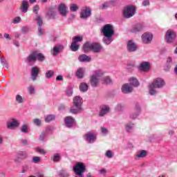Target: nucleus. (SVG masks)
Returning a JSON list of instances; mask_svg holds the SVG:
<instances>
[{"instance_id":"obj_59","label":"nucleus","mask_w":177,"mask_h":177,"mask_svg":"<svg viewBox=\"0 0 177 177\" xmlns=\"http://www.w3.org/2000/svg\"><path fill=\"white\" fill-rule=\"evenodd\" d=\"M21 31L24 34H27V32H28V31H29V28H28V27L23 26L22 28H21Z\"/></svg>"},{"instance_id":"obj_24","label":"nucleus","mask_w":177,"mask_h":177,"mask_svg":"<svg viewBox=\"0 0 177 177\" xmlns=\"http://www.w3.org/2000/svg\"><path fill=\"white\" fill-rule=\"evenodd\" d=\"M133 91V88L129 84H125L122 86V93H131Z\"/></svg>"},{"instance_id":"obj_14","label":"nucleus","mask_w":177,"mask_h":177,"mask_svg":"<svg viewBox=\"0 0 177 177\" xmlns=\"http://www.w3.org/2000/svg\"><path fill=\"white\" fill-rule=\"evenodd\" d=\"M142 41L143 44H150L153 41V34L145 32L142 35Z\"/></svg>"},{"instance_id":"obj_19","label":"nucleus","mask_w":177,"mask_h":177,"mask_svg":"<svg viewBox=\"0 0 177 177\" xmlns=\"http://www.w3.org/2000/svg\"><path fill=\"white\" fill-rule=\"evenodd\" d=\"M19 125V122L16 119H12V122H7L8 129H15V128H17Z\"/></svg>"},{"instance_id":"obj_48","label":"nucleus","mask_w":177,"mask_h":177,"mask_svg":"<svg viewBox=\"0 0 177 177\" xmlns=\"http://www.w3.org/2000/svg\"><path fill=\"white\" fill-rule=\"evenodd\" d=\"M73 92L74 91L73 90V88H68L65 91L66 96H68L69 97L73 96Z\"/></svg>"},{"instance_id":"obj_53","label":"nucleus","mask_w":177,"mask_h":177,"mask_svg":"<svg viewBox=\"0 0 177 177\" xmlns=\"http://www.w3.org/2000/svg\"><path fill=\"white\" fill-rule=\"evenodd\" d=\"M45 139H46V133L42 132L39 136V140H40V142H44Z\"/></svg>"},{"instance_id":"obj_32","label":"nucleus","mask_w":177,"mask_h":177,"mask_svg":"<svg viewBox=\"0 0 177 177\" xmlns=\"http://www.w3.org/2000/svg\"><path fill=\"white\" fill-rule=\"evenodd\" d=\"M129 86H139L140 83L139 81H138V79L135 78V77H131L129 80Z\"/></svg>"},{"instance_id":"obj_47","label":"nucleus","mask_w":177,"mask_h":177,"mask_svg":"<svg viewBox=\"0 0 177 177\" xmlns=\"http://www.w3.org/2000/svg\"><path fill=\"white\" fill-rule=\"evenodd\" d=\"M15 100L19 104H21V103H23V102H24V100L23 99V97L21 95H19V94L15 96Z\"/></svg>"},{"instance_id":"obj_34","label":"nucleus","mask_w":177,"mask_h":177,"mask_svg":"<svg viewBox=\"0 0 177 177\" xmlns=\"http://www.w3.org/2000/svg\"><path fill=\"white\" fill-rule=\"evenodd\" d=\"M17 157L20 158V160H26V158L28 157V155L27 154V152L21 151L17 153Z\"/></svg>"},{"instance_id":"obj_35","label":"nucleus","mask_w":177,"mask_h":177,"mask_svg":"<svg viewBox=\"0 0 177 177\" xmlns=\"http://www.w3.org/2000/svg\"><path fill=\"white\" fill-rule=\"evenodd\" d=\"M80 91L81 92L85 93L88 91V89L89 88V86H88V84L85 82H82L80 85Z\"/></svg>"},{"instance_id":"obj_31","label":"nucleus","mask_w":177,"mask_h":177,"mask_svg":"<svg viewBox=\"0 0 177 177\" xmlns=\"http://www.w3.org/2000/svg\"><path fill=\"white\" fill-rule=\"evenodd\" d=\"M35 53L36 55V60H38V62H40L45 61V56L44 55V54L38 53L37 50H35Z\"/></svg>"},{"instance_id":"obj_37","label":"nucleus","mask_w":177,"mask_h":177,"mask_svg":"<svg viewBox=\"0 0 177 177\" xmlns=\"http://www.w3.org/2000/svg\"><path fill=\"white\" fill-rule=\"evenodd\" d=\"M0 62L2 66L6 67V68H9V63H8V60L6 57L0 56Z\"/></svg>"},{"instance_id":"obj_51","label":"nucleus","mask_w":177,"mask_h":177,"mask_svg":"<svg viewBox=\"0 0 177 177\" xmlns=\"http://www.w3.org/2000/svg\"><path fill=\"white\" fill-rule=\"evenodd\" d=\"M21 17H16L12 20L13 24H19V23H21Z\"/></svg>"},{"instance_id":"obj_38","label":"nucleus","mask_w":177,"mask_h":177,"mask_svg":"<svg viewBox=\"0 0 177 177\" xmlns=\"http://www.w3.org/2000/svg\"><path fill=\"white\" fill-rule=\"evenodd\" d=\"M56 116L55 115H48L44 117V120L46 122H50V121H54Z\"/></svg>"},{"instance_id":"obj_49","label":"nucleus","mask_w":177,"mask_h":177,"mask_svg":"<svg viewBox=\"0 0 177 177\" xmlns=\"http://www.w3.org/2000/svg\"><path fill=\"white\" fill-rule=\"evenodd\" d=\"M78 9H80V8L78 7V6H77V4H71L70 10L71 12H77Z\"/></svg>"},{"instance_id":"obj_10","label":"nucleus","mask_w":177,"mask_h":177,"mask_svg":"<svg viewBox=\"0 0 177 177\" xmlns=\"http://www.w3.org/2000/svg\"><path fill=\"white\" fill-rule=\"evenodd\" d=\"M139 114H140V105L139 104H136L134 107V111L130 113L131 120H136L138 117H139Z\"/></svg>"},{"instance_id":"obj_26","label":"nucleus","mask_w":177,"mask_h":177,"mask_svg":"<svg viewBox=\"0 0 177 177\" xmlns=\"http://www.w3.org/2000/svg\"><path fill=\"white\" fill-rule=\"evenodd\" d=\"M39 10V6L36 5L33 7V13L35 14V17L34 18L35 21L42 20V17L38 14Z\"/></svg>"},{"instance_id":"obj_33","label":"nucleus","mask_w":177,"mask_h":177,"mask_svg":"<svg viewBox=\"0 0 177 177\" xmlns=\"http://www.w3.org/2000/svg\"><path fill=\"white\" fill-rule=\"evenodd\" d=\"M146 156H147V151L146 150H142L136 154L135 159L138 160V158H145Z\"/></svg>"},{"instance_id":"obj_17","label":"nucleus","mask_w":177,"mask_h":177,"mask_svg":"<svg viewBox=\"0 0 177 177\" xmlns=\"http://www.w3.org/2000/svg\"><path fill=\"white\" fill-rule=\"evenodd\" d=\"M143 28H145V26L138 23L133 26V28L131 29V32H133V34H138V32L142 31Z\"/></svg>"},{"instance_id":"obj_2","label":"nucleus","mask_w":177,"mask_h":177,"mask_svg":"<svg viewBox=\"0 0 177 177\" xmlns=\"http://www.w3.org/2000/svg\"><path fill=\"white\" fill-rule=\"evenodd\" d=\"M163 86H165V82L164 80L160 77L153 80V81L148 86L149 95H151V96H156V95L158 93L156 88H157L158 89H161V88Z\"/></svg>"},{"instance_id":"obj_58","label":"nucleus","mask_w":177,"mask_h":177,"mask_svg":"<svg viewBox=\"0 0 177 177\" xmlns=\"http://www.w3.org/2000/svg\"><path fill=\"white\" fill-rule=\"evenodd\" d=\"M101 132H102V133H103L104 135H107V133H109V130H107L106 128L101 127Z\"/></svg>"},{"instance_id":"obj_28","label":"nucleus","mask_w":177,"mask_h":177,"mask_svg":"<svg viewBox=\"0 0 177 177\" xmlns=\"http://www.w3.org/2000/svg\"><path fill=\"white\" fill-rule=\"evenodd\" d=\"M140 70L141 71H149L150 70V63L142 62L140 65Z\"/></svg>"},{"instance_id":"obj_55","label":"nucleus","mask_w":177,"mask_h":177,"mask_svg":"<svg viewBox=\"0 0 177 177\" xmlns=\"http://www.w3.org/2000/svg\"><path fill=\"white\" fill-rule=\"evenodd\" d=\"M32 162H35V164H38L39 161H41V157L39 156H35L32 159Z\"/></svg>"},{"instance_id":"obj_46","label":"nucleus","mask_w":177,"mask_h":177,"mask_svg":"<svg viewBox=\"0 0 177 177\" xmlns=\"http://www.w3.org/2000/svg\"><path fill=\"white\" fill-rule=\"evenodd\" d=\"M59 177H68L70 175L68 174V172L66 170H61L59 173Z\"/></svg>"},{"instance_id":"obj_44","label":"nucleus","mask_w":177,"mask_h":177,"mask_svg":"<svg viewBox=\"0 0 177 177\" xmlns=\"http://www.w3.org/2000/svg\"><path fill=\"white\" fill-rule=\"evenodd\" d=\"M125 129H126L127 132H131L132 130L133 129V124H132V123L127 124L125 125Z\"/></svg>"},{"instance_id":"obj_21","label":"nucleus","mask_w":177,"mask_h":177,"mask_svg":"<svg viewBox=\"0 0 177 177\" xmlns=\"http://www.w3.org/2000/svg\"><path fill=\"white\" fill-rule=\"evenodd\" d=\"M110 112V107L107 105L102 106L100 108V111L99 113L100 117H104L106 114H109Z\"/></svg>"},{"instance_id":"obj_29","label":"nucleus","mask_w":177,"mask_h":177,"mask_svg":"<svg viewBox=\"0 0 177 177\" xmlns=\"http://www.w3.org/2000/svg\"><path fill=\"white\" fill-rule=\"evenodd\" d=\"M20 10H21L23 13H27V12H28V1L26 0L21 1Z\"/></svg>"},{"instance_id":"obj_6","label":"nucleus","mask_w":177,"mask_h":177,"mask_svg":"<svg viewBox=\"0 0 177 177\" xmlns=\"http://www.w3.org/2000/svg\"><path fill=\"white\" fill-rule=\"evenodd\" d=\"M176 37V32L172 29H169L166 31L165 41L167 44H174Z\"/></svg>"},{"instance_id":"obj_16","label":"nucleus","mask_w":177,"mask_h":177,"mask_svg":"<svg viewBox=\"0 0 177 177\" xmlns=\"http://www.w3.org/2000/svg\"><path fill=\"white\" fill-rule=\"evenodd\" d=\"M39 75V68L37 66L32 67L30 75L31 80L32 81H36L37 78H38V75Z\"/></svg>"},{"instance_id":"obj_56","label":"nucleus","mask_w":177,"mask_h":177,"mask_svg":"<svg viewBox=\"0 0 177 177\" xmlns=\"http://www.w3.org/2000/svg\"><path fill=\"white\" fill-rule=\"evenodd\" d=\"M33 122L35 125H37V127H41V120L38 118L34 119Z\"/></svg>"},{"instance_id":"obj_3","label":"nucleus","mask_w":177,"mask_h":177,"mask_svg":"<svg viewBox=\"0 0 177 177\" xmlns=\"http://www.w3.org/2000/svg\"><path fill=\"white\" fill-rule=\"evenodd\" d=\"M104 74L102 70H96L90 77V84L93 88H97L99 86V78Z\"/></svg>"},{"instance_id":"obj_52","label":"nucleus","mask_w":177,"mask_h":177,"mask_svg":"<svg viewBox=\"0 0 177 177\" xmlns=\"http://www.w3.org/2000/svg\"><path fill=\"white\" fill-rule=\"evenodd\" d=\"M28 92H29L30 95H34L35 93V88L32 86H30L28 87Z\"/></svg>"},{"instance_id":"obj_42","label":"nucleus","mask_w":177,"mask_h":177,"mask_svg":"<svg viewBox=\"0 0 177 177\" xmlns=\"http://www.w3.org/2000/svg\"><path fill=\"white\" fill-rule=\"evenodd\" d=\"M53 75H55V72L52 70H49L46 73V78H47V80L52 78Z\"/></svg>"},{"instance_id":"obj_57","label":"nucleus","mask_w":177,"mask_h":177,"mask_svg":"<svg viewBox=\"0 0 177 177\" xmlns=\"http://www.w3.org/2000/svg\"><path fill=\"white\" fill-rule=\"evenodd\" d=\"M168 68H171V64H172V58L169 57L167 60Z\"/></svg>"},{"instance_id":"obj_7","label":"nucleus","mask_w":177,"mask_h":177,"mask_svg":"<svg viewBox=\"0 0 177 177\" xmlns=\"http://www.w3.org/2000/svg\"><path fill=\"white\" fill-rule=\"evenodd\" d=\"M58 12L62 17H66L68 15V8L66 4L61 3L58 6Z\"/></svg>"},{"instance_id":"obj_13","label":"nucleus","mask_w":177,"mask_h":177,"mask_svg":"<svg viewBox=\"0 0 177 177\" xmlns=\"http://www.w3.org/2000/svg\"><path fill=\"white\" fill-rule=\"evenodd\" d=\"M127 49L128 52H136L138 50V45L132 40H129L127 42Z\"/></svg>"},{"instance_id":"obj_61","label":"nucleus","mask_w":177,"mask_h":177,"mask_svg":"<svg viewBox=\"0 0 177 177\" xmlns=\"http://www.w3.org/2000/svg\"><path fill=\"white\" fill-rule=\"evenodd\" d=\"M150 1L149 0H144L142 2V6H149Z\"/></svg>"},{"instance_id":"obj_22","label":"nucleus","mask_w":177,"mask_h":177,"mask_svg":"<svg viewBox=\"0 0 177 177\" xmlns=\"http://www.w3.org/2000/svg\"><path fill=\"white\" fill-rule=\"evenodd\" d=\"M73 106L75 107H82V98L77 95L73 98Z\"/></svg>"},{"instance_id":"obj_63","label":"nucleus","mask_w":177,"mask_h":177,"mask_svg":"<svg viewBox=\"0 0 177 177\" xmlns=\"http://www.w3.org/2000/svg\"><path fill=\"white\" fill-rule=\"evenodd\" d=\"M106 8H109V3L108 2H105L104 3H103L101 9H106Z\"/></svg>"},{"instance_id":"obj_43","label":"nucleus","mask_w":177,"mask_h":177,"mask_svg":"<svg viewBox=\"0 0 177 177\" xmlns=\"http://www.w3.org/2000/svg\"><path fill=\"white\" fill-rule=\"evenodd\" d=\"M84 38L81 36H75L73 38V41L75 44H78V42H82Z\"/></svg>"},{"instance_id":"obj_41","label":"nucleus","mask_w":177,"mask_h":177,"mask_svg":"<svg viewBox=\"0 0 177 177\" xmlns=\"http://www.w3.org/2000/svg\"><path fill=\"white\" fill-rule=\"evenodd\" d=\"M20 131L22 133H28V126L27 124H23L20 128Z\"/></svg>"},{"instance_id":"obj_4","label":"nucleus","mask_w":177,"mask_h":177,"mask_svg":"<svg viewBox=\"0 0 177 177\" xmlns=\"http://www.w3.org/2000/svg\"><path fill=\"white\" fill-rule=\"evenodd\" d=\"M86 171V167L83 162H79L73 166V172L75 177H84V173Z\"/></svg>"},{"instance_id":"obj_54","label":"nucleus","mask_w":177,"mask_h":177,"mask_svg":"<svg viewBox=\"0 0 177 177\" xmlns=\"http://www.w3.org/2000/svg\"><path fill=\"white\" fill-rule=\"evenodd\" d=\"M35 151L37 153H39V154L45 155L46 153V151H44V149H41L39 147H37L35 149Z\"/></svg>"},{"instance_id":"obj_1","label":"nucleus","mask_w":177,"mask_h":177,"mask_svg":"<svg viewBox=\"0 0 177 177\" xmlns=\"http://www.w3.org/2000/svg\"><path fill=\"white\" fill-rule=\"evenodd\" d=\"M101 32L104 35L102 42H104L105 45H110L113 41V35H114V28L113 25L106 24L104 26L101 30Z\"/></svg>"},{"instance_id":"obj_27","label":"nucleus","mask_w":177,"mask_h":177,"mask_svg":"<svg viewBox=\"0 0 177 177\" xmlns=\"http://www.w3.org/2000/svg\"><path fill=\"white\" fill-rule=\"evenodd\" d=\"M82 111V107L81 106H75V105H73L70 110L69 112L71 113V114H80Z\"/></svg>"},{"instance_id":"obj_20","label":"nucleus","mask_w":177,"mask_h":177,"mask_svg":"<svg viewBox=\"0 0 177 177\" xmlns=\"http://www.w3.org/2000/svg\"><path fill=\"white\" fill-rule=\"evenodd\" d=\"M64 49V46L62 44H59L57 46H54L53 48V56H57L60 52H62Z\"/></svg>"},{"instance_id":"obj_8","label":"nucleus","mask_w":177,"mask_h":177,"mask_svg":"<svg viewBox=\"0 0 177 177\" xmlns=\"http://www.w3.org/2000/svg\"><path fill=\"white\" fill-rule=\"evenodd\" d=\"M85 140L88 142V143H95L96 142V139H97V137L96 136V133L88 131L84 135Z\"/></svg>"},{"instance_id":"obj_62","label":"nucleus","mask_w":177,"mask_h":177,"mask_svg":"<svg viewBox=\"0 0 177 177\" xmlns=\"http://www.w3.org/2000/svg\"><path fill=\"white\" fill-rule=\"evenodd\" d=\"M21 143L24 145V146H27L28 145V141L26 139L21 140Z\"/></svg>"},{"instance_id":"obj_25","label":"nucleus","mask_w":177,"mask_h":177,"mask_svg":"<svg viewBox=\"0 0 177 177\" xmlns=\"http://www.w3.org/2000/svg\"><path fill=\"white\" fill-rule=\"evenodd\" d=\"M102 45L99 43H93L92 44V47H91V50L94 52L95 53H99L102 50Z\"/></svg>"},{"instance_id":"obj_39","label":"nucleus","mask_w":177,"mask_h":177,"mask_svg":"<svg viewBox=\"0 0 177 177\" xmlns=\"http://www.w3.org/2000/svg\"><path fill=\"white\" fill-rule=\"evenodd\" d=\"M71 49L72 52H77L78 49H80V45L77 44V43H74V41L72 42L71 45Z\"/></svg>"},{"instance_id":"obj_60","label":"nucleus","mask_w":177,"mask_h":177,"mask_svg":"<svg viewBox=\"0 0 177 177\" xmlns=\"http://www.w3.org/2000/svg\"><path fill=\"white\" fill-rule=\"evenodd\" d=\"M52 129L53 128L50 126L46 127L45 133H49V132L52 131Z\"/></svg>"},{"instance_id":"obj_11","label":"nucleus","mask_w":177,"mask_h":177,"mask_svg":"<svg viewBox=\"0 0 177 177\" xmlns=\"http://www.w3.org/2000/svg\"><path fill=\"white\" fill-rule=\"evenodd\" d=\"M91 15H92L91 8L86 7L84 9L82 10L80 12V17L84 19H89V17H91Z\"/></svg>"},{"instance_id":"obj_40","label":"nucleus","mask_w":177,"mask_h":177,"mask_svg":"<svg viewBox=\"0 0 177 177\" xmlns=\"http://www.w3.org/2000/svg\"><path fill=\"white\" fill-rule=\"evenodd\" d=\"M76 77L77 78H84V71H82V68H79L76 71Z\"/></svg>"},{"instance_id":"obj_15","label":"nucleus","mask_w":177,"mask_h":177,"mask_svg":"<svg viewBox=\"0 0 177 177\" xmlns=\"http://www.w3.org/2000/svg\"><path fill=\"white\" fill-rule=\"evenodd\" d=\"M36 24L38 26L37 34H38L39 37H42V35H45V29H44L42 28V26L44 24L43 19L36 21Z\"/></svg>"},{"instance_id":"obj_36","label":"nucleus","mask_w":177,"mask_h":177,"mask_svg":"<svg viewBox=\"0 0 177 177\" xmlns=\"http://www.w3.org/2000/svg\"><path fill=\"white\" fill-rule=\"evenodd\" d=\"M83 50L85 52H89V50H92V44L88 41L86 42L83 46Z\"/></svg>"},{"instance_id":"obj_50","label":"nucleus","mask_w":177,"mask_h":177,"mask_svg":"<svg viewBox=\"0 0 177 177\" xmlns=\"http://www.w3.org/2000/svg\"><path fill=\"white\" fill-rule=\"evenodd\" d=\"M53 161L54 162H59V161H60V154L59 153L54 154L53 157Z\"/></svg>"},{"instance_id":"obj_12","label":"nucleus","mask_w":177,"mask_h":177,"mask_svg":"<svg viewBox=\"0 0 177 177\" xmlns=\"http://www.w3.org/2000/svg\"><path fill=\"white\" fill-rule=\"evenodd\" d=\"M64 121L66 128H73L75 124V119L71 116H66Z\"/></svg>"},{"instance_id":"obj_9","label":"nucleus","mask_w":177,"mask_h":177,"mask_svg":"<svg viewBox=\"0 0 177 177\" xmlns=\"http://www.w3.org/2000/svg\"><path fill=\"white\" fill-rule=\"evenodd\" d=\"M37 55L35 54V50L32 51L30 55L26 58V63L29 66H31L32 63L37 62Z\"/></svg>"},{"instance_id":"obj_5","label":"nucleus","mask_w":177,"mask_h":177,"mask_svg":"<svg viewBox=\"0 0 177 177\" xmlns=\"http://www.w3.org/2000/svg\"><path fill=\"white\" fill-rule=\"evenodd\" d=\"M135 13H136L135 7L132 5H129L123 10V17L124 19H131V17L135 16Z\"/></svg>"},{"instance_id":"obj_64","label":"nucleus","mask_w":177,"mask_h":177,"mask_svg":"<svg viewBox=\"0 0 177 177\" xmlns=\"http://www.w3.org/2000/svg\"><path fill=\"white\" fill-rule=\"evenodd\" d=\"M3 37H4V38H6V39H9V40L11 39L10 36L8 33H4Z\"/></svg>"},{"instance_id":"obj_30","label":"nucleus","mask_w":177,"mask_h":177,"mask_svg":"<svg viewBox=\"0 0 177 177\" xmlns=\"http://www.w3.org/2000/svg\"><path fill=\"white\" fill-rule=\"evenodd\" d=\"M102 84L104 85H111L113 84V80L110 77L105 76L102 78Z\"/></svg>"},{"instance_id":"obj_18","label":"nucleus","mask_w":177,"mask_h":177,"mask_svg":"<svg viewBox=\"0 0 177 177\" xmlns=\"http://www.w3.org/2000/svg\"><path fill=\"white\" fill-rule=\"evenodd\" d=\"M56 15H57V11L55 8H50L46 13L49 20H55L56 19Z\"/></svg>"},{"instance_id":"obj_23","label":"nucleus","mask_w":177,"mask_h":177,"mask_svg":"<svg viewBox=\"0 0 177 177\" xmlns=\"http://www.w3.org/2000/svg\"><path fill=\"white\" fill-rule=\"evenodd\" d=\"M78 60L81 63H89V62H91V60H92V59L89 56H88L85 54H82V55H79Z\"/></svg>"},{"instance_id":"obj_45","label":"nucleus","mask_w":177,"mask_h":177,"mask_svg":"<svg viewBox=\"0 0 177 177\" xmlns=\"http://www.w3.org/2000/svg\"><path fill=\"white\" fill-rule=\"evenodd\" d=\"M105 157H107V158H113V157H114V153H113L111 150H107L105 153Z\"/></svg>"}]
</instances>
